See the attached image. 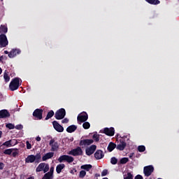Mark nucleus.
<instances>
[{"label":"nucleus","mask_w":179,"mask_h":179,"mask_svg":"<svg viewBox=\"0 0 179 179\" xmlns=\"http://www.w3.org/2000/svg\"><path fill=\"white\" fill-rule=\"evenodd\" d=\"M83 151L80 147H78L76 149L72 150L69 152V155H71V156H80L82 155Z\"/></svg>","instance_id":"obj_8"},{"label":"nucleus","mask_w":179,"mask_h":179,"mask_svg":"<svg viewBox=\"0 0 179 179\" xmlns=\"http://www.w3.org/2000/svg\"><path fill=\"white\" fill-rule=\"evenodd\" d=\"M58 161L59 163H62L64 161H66V157H59Z\"/></svg>","instance_id":"obj_47"},{"label":"nucleus","mask_w":179,"mask_h":179,"mask_svg":"<svg viewBox=\"0 0 179 179\" xmlns=\"http://www.w3.org/2000/svg\"><path fill=\"white\" fill-rule=\"evenodd\" d=\"M48 171H50V165L45 163L39 164L36 169V173H40L41 171L47 173Z\"/></svg>","instance_id":"obj_2"},{"label":"nucleus","mask_w":179,"mask_h":179,"mask_svg":"<svg viewBox=\"0 0 179 179\" xmlns=\"http://www.w3.org/2000/svg\"><path fill=\"white\" fill-rule=\"evenodd\" d=\"M4 54H9V52H8V50H5Z\"/></svg>","instance_id":"obj_58"},{"label":"nucleus","mask_w":179,"mask_h":179,"mask_svg":"<svg viewBox=\"0 0 179 179\" xmlns=\"http://www.w3.org/2000/svg\"><path fill=\"white\" fill-rule=\"evenodd\" d=\"M117 162H118V159H117V158H115V157H111V159H110V163H111V164H113V165L117 164Z\"/></svg>","instance_id":"obj_32"},{"label":"nucleus","mask_w":179,"mask_h":179,"mask_svg":"<svg viewBox=\"0 0 179 179\" xmlns=\"http://www.w3.org/2000/svg\"><path fill=\"white\" fill-rule=\"evenodd\" d=\"M65 167V165L64 164H60L56 166V173H61L62 171L64 169Z\"/></svg>","instance_id":"obj_19"},{"label":"nucleus","mask_w":179,"mask_h":179,"mask_svg":"<svg viewBox=\"0 0 179 179\" xmlns=\"http://www.w3.org/2000/svg\"><path fill=\"white\" fill-rule=\"evenodd\" d=\"M15 129H19V130L23 129V125L18 124V125L15 126Z\"/></svg>","instance_id":"obj_45"},{"label":"nucleus","mask_w":179,"mask_h":179,"mask_svg":"<svg viewBox=\"0 0 179 179\" xmlns=\"http://www.w3.org/2000/svg\"><path fill=\"white\" fill-rule=\"evenodd\" d=\"M28 157H35L34 155H29Z\"/></svg>","instance_id":"obj_60"},{"label":"nucleus","mask_w":179,"mask_h":179,"mask_svg":"<svg viewBox=\"0 0 179 179\" xmlns=\"http://www.w3.org/2000/svg\"><path fill=\"white\" fill-rule=\"evenodd\" d=\"M27 179H34V176H31V177L28 178Z\"/></svg>","instance_id":"obj_57"},{"label":"nucleus","mask_w":179,"mask_h":179,"mask_svg":"<svg viewBox=\"0 0 179 179\" xmlns=\"http://www.w3.org/2000/svg\"><path fill=\"white\" fill-rule=\"evenodd\" d=\"M62 124H68V122H69V120L68 118H64L62 121Z\"/></svg>","instance_id":"obj_46"},{"label":"nucleus","mask_w":179,"mask_h":179,"mask_svg":"<svg viewBox=\"0 0 179 179\" xmlns=\"http://www.w3.org/2000/svg\"><path fill=\"white\" fill-rule=\"evenodd\" d=\"M94 157H104V152L101 150H98L94 154Z\"/></svg>","instance_id":"obj_21"},{"label":"nucleus","mask_w":179,"mask_h":179,"mask_svg":"<svg viewBox=\"0 0 179 179\" xmlns=\"http://www.w3.org/2000/svg\"><path fill=\"white\" fill-rule=\"evenodd\" d=\"M93 139H85L80 141V145H84V146H89L93 143Z\"/></svg>","instance_id":"obj_16"},{"label":"nucleus","mask_w":179,"mask_h":179,"mask_svg":"<svg viewBox=\"0 0 179 179\" xmlns=\"http://www.w3.org/2000/svg\"><path fill=\"white\" fill-rule=\"evenodd\" d=\"M22 85V80L19 78H15L11 80L9 85V89L11 92H15L19 89V86Z\"/></svg>","instance_id":"obj_1"},{"label":"nucleus","mask_w":179,"mask_h":179,"mask_svg":"<svg viewBox=\"0 0 179 179\" xmlns=\"http://www.w3.org/2000/svg\"><path fill=\"white\" fill-rule=\"evenodd\" d=\"M158 179H162V178H158Z\"/></svg>","instance_id":"obj_64"},{"label":"nucleus","mask_w":179,"mask_h":179,"mask_svg":"<svg viewBox=\"0 0 179 179\" xmlns=\"http://www.w3.org/2000/svg\"><path fill=\"white\" fill-rule=\"evenodd\" d=\"M60 157H69V155H62V156H60Z\"/></svg>","instance_id":"obj_54"},{"label":"nucleus","mask_w":179,"mask_h":179,"mask_svg":"<svg viewBox=\"0 0 179 179\" xmlns=\"http://www.w3.org/2000/svg\"><path fill=\"white\" fill-rule=\"evenodd\" d=\"M1 73H2V69L1 68H0V75H1Z\"/></svg>","instance_id":"obj_61"},{"label":"nucleus","mask_w":179,"mask_h":179,"mask_svg":"<svg viewBox=\"0 0 179 179\" xmlns=\"http://www.w3.org/2000/svg\"><path fill=\"white\" fill-rule=\"evenodd\" d=\"M2 137V131H0V138Z\"/></svg>","instance_id":"obj_59"},{"label":"nucleus","mask_w":179,"mask_h":179,"mask_svg":"<svg viewBox=\"0 0 179 179\" xmlns=\"http://www.w3.org/2000/svg\"><path fill=\"white\" fill-rule=\"evenodd\" d=\"M8 33V27L6 25H1L0 27V34H5Z\"/></svg>","instance_id":"obj_20"},{"label":"nucleus","mask_w":179,"mask_h":179,"mask_svg":"<svg viewBox=\"0 0 179 179\" xmlns=\"http://www.w3.org/2000/svg\"><path fill=\"white\" fill-rule=\"evenodd\" d=\"M44 157H54V152H48Z\"/></svg>","instance_id":"obj_42"},{"label":"nucleus","mask_w":179,"mask_h":179,"mask_svg":"<svg viewBox=\"0 0 179 179\" xmlns=\"http://www.w3.org/2000/svg\"><path fill=\"white\" fill-rule=\"evenodd\" d=\"M3 79L6 83H8V82L10 80V77L9 76V72L8 71H5L3 73Z\"/></svg>","instance_id":"obj_18"},{"label":"nucleus","mask_w":179,"mask_h":179,"mask_svg":"<svg viewBox=\"0 0 179 179\" xmlns=\"http://www.w3.org/2000/svg\"><path fill=\"white\" fill-rule=\"evenodd\" d=\"M129 158L127 157H123L120 160V164H125L126 163H128Z\"/></svg>","instance_id":"obj_27"},{"label":"nucleus","mask_w":179,"mask_h":179,"mask_svg":"<svg viewBox=\"0 0 179 179\" xmlns=\"http://www.w3.org/2000/svg\"><path fill=\"white\" fill-rule=\"evenodd\" d=\"M3 146H6V148H10L12 147L10 144V141H6L5 143H3Z\"/></svg>","instance_id":"obj_37"},{"label":"nucleus","mask_w":179,"mask_h":179,"mask_svg":"<svg viewBox=\"0 0 179 179\" xmlns=\"http://www.w3.org/2000/svg\"><path fill=\"white\" fill-rule=\"evenodd\" d=\"M96 149H97V146L96 145H92L90 148H87L85 150L86 155L87 156H91V155H93L94 152L96 151Z\"/></svg>","instance_id":"obj_10"},{"label":"nucleus","mask_w":179,"mask_h":179,"mask_svg":"<svg viewBox=\"0 0 179 179\" xmlns=\"http://www.w3.org/2000/svg\"><path fill=\"white\" fill-rule=\"evenodd\" d=\"M53 116H54V111L50 110L49 113H48L45 120H50V118H52Z\"/></svg>","instance_id":"obj_28"},{"label":"nucleus","mask_w":179,"mask_h":179,"mask_svg":"<svg viewBox=\"0 0 179 179\" xmlns=\"http://www.w3.org/2000/svg\"><path fill=\"white\" fill-rule=\"evenodd\" d=\"M83 127L84 129H89V128H90V123H89V122H84Z\"/></svg>","instance_id":"obj_29"},{"label":"nucleus","mask_w":179,"mask_h":179,"mask_svg":"<svg viewBox=\"0 0 179 179\" xmlns=\"http://www.w3.org/2000/svg\"><path fill=\"white\" fill-rule=\"evenodd\" d=\"M76 129H78V127L76 125H71L69 126L67 129L66 131L67 132H69V134H72V132H75V131H76Z\"/></svg>","instance_id":"obj_17"},{"label":"nucleus","mask_w":179,"mask_h":179,"mask_svg":"<svg viewBox=\"0 0 179 179\" xmlns=\"http://www.w3.org/2000/svg\"><path fill=\"white\" fill-rule=\"evenodd\" d=\"M27 149H31V144L29 141H26Z\"/></svg>","instance_id":"obj_44"},{"label":"nucleus","mask_w":179,"mask_h":179,"mask_svg":"<svg viewBox=\"0 0 179 179\" xmlns=\"http://www.w3.org/2000/svg\"><path fill=\"white\" fill-rule=\"evenodd\" d=\"M154 171V167L152 165L144 166L143 173L145 177H150Z\"/></svg>","instance_id":"obj_4"},{"label":"nucleus","mask_w":179,"mask_h":179,"mask_svg":"<svg viewBox=\"0 0 179 179\" xmlns=\"http://www.w3.org/2000/svg\"><path fill=\"white\" fill-rule=\"evenodd\" d=\"M92 138L95 142H99V141H100V136L97 134H94Z\"/></svg>","instance_id":"obj_30"},{"label":"nucleus","mask_w":179,"mask_h":179,"mask_svg":"<svg viewBox=\"0 0 179 179\" xmlns=\"http://www.w3.org/2000/svg\"><path fill=\"white\" fill-rule=\"evenodd\" d=\"M36 161V157H27L25 159V163H34Z\"/></svg>","instance_id":"obj_25"},{"label":"nucleus","mask_w":179,"mask_h":179,"mask_svg":"<svg viewBox=\"0 0 179 179\" xmlns=\"http://www.w3.org/2000/svg\"><path fill=\"white\" fill-rule=\"evenodd\" d=\"M66 115L65 109L61 108L55 113V117L56 120H63V118H65Z\"/></svg>","instance_id":"obj_5"},{"label":"nucleus","mask_w":179,"mask_h":179,"mask_svg":"<svg viewBox=\"0 0 179 179\" xmlns=\"http://www.w3.org/2000/svg\"><path fill=\"white\" fill-rule=\"evenodd\" d=\"M125 146H127V143L122 140H120V142L117 145V149H118V150H124V149H125Z\"/></svg>","instance_id":"obj_15"},{"label":"nucleus","mask_w":179,"mask_h":179,"mask_svg":"<svg viewBox=\"0 0 179 179\" xmlns=\"http://www.w3.org/2000/svg\"><path fill=\"white\" fill-rule=\"evenodd\" d=\"M8 117H10V114L7 110L4 109L0 110V118H8Z\"/></svg>","instance_id":"obj_14"},{"label":"nucleus","mask_w":179,"mask_h":179,"mask_svg":"<svg viewBox=\"0 0 179 179\" xmlns=\"http://www.w3.org/2000/svg\"><path fill=\"white\" fill-rule=\"evenodd\" d=\"M17 153H19V152L17 151V150H12L11 155H12V156H13L14 157H16V156H17Z\"/></svg>","instance_id":"obj_38"},{"label":"nucleus","mask_w":179,"mask_h":179,"mask_svg":"<svg viewBox=\"0 0 179 179\" xmlns=\"http://www.w3.org/2000/svg\"><path fill=\"white\" fill-rule=\"evenodd\" d=\"M41 159V157H36V160L34 161V162L37 164L40 163Z\"/></svg>","instance_id":"obj_49"},{"label":"nucleus","mask_w":179,"mask_h":179,"mask_svg":"<svg viewBox=\"0 0 179 179\" xmlns=\"http://www.w3.org/2000/svg\"><path fill=\"white\" fill-rule=\"evenodd\" d=\"M101 176V175L100 174H95V177H100Z\"/></svg>","instance_id":"obj_56"},{"label":"nucleus","mask_w":179,"mask_h":179,"mask_svg":"<svg viewBox=\"0 0 179 179\" xmlns=\"http://www.w3.org/2000/svg\"><path fill=\"white\" fill-rule=\"evenodd\" d=\"M6 127L8 129H15V124H13L12 123H8V124H6Z\"/></svg>","instance_id":"obj_33"},{"label":"nucleus","mask_w":179,"mask_h":179,"mask_svg":"<svg viewBox=\"0 0 179 179\" xmlns=\"http://www.w3.org/2000/svg\"><path fill=\"white\" fill-rule=\"evenodd\" d=\"M85 176H86V171L84 170L80 171V175H79L80 178H83L84 177H85Z\"/></svg>","instance_id":"obj_35"},{"label":"nucleus","mask_w":179,"mask_h":179,"mask_svg":"<svg viewBox=\"0 0 179 179\" xmlns=\"http://www.w3.org/2000/svg\"><path fill=\"white\" fill-rule=\"evenodd\" d=\"M8 44H9V42L8 41V38H6V35L1 34L0 35V47L1 48L6 47Z\"/></svg>","instance_id":"obj_7"},{"label":"nucleus","mask_w":179,"mask_h":179,"mask_svg":"<svg viewBox=\"0 0 179 179\" xmlns=\"http://www.w3.org/2000/svg\"><path fill=\"white\" fill-rule=\"evenodd\" d=\"M49 145L51 147L52 152H57V150L59 149V144H58V143L54 139H51L50 141Z\"/></svg>","instance_id":"obj_6"},{"label":"nucleus","mask_w":179,"mask_h":179,"mask_svg":"<svg viewBox=\"0 0 179 179\" xmlns=\"http://www.w3.org/2000/svg\"><path fill=\"white\" fill-rule=\"evenodd\" d=\"M3 167H5V164H3L2 162H0V170H3Z\"/></svg>","instance_id":"obj_50"},{"label":"nucleus","mask_w":179,"mask_h":179,"mask_svg":"<svg viewBox=\"0 0 179 179\" xmlns=\"http://www.w3.org/2000/svg\"><path fill=\"white\" fill-rule=\"evenodd\" d=\"M33 116L36 120H41L43 118V110L36 109L33 113Z\"/></svg>","instance_id":"obj_9"},{"label":"nucleus","mask_w":179,"mask_h":179,"mask_svg":"<svg viewBox=\"0 0 179 179\" xmlns=\"http://www.w3.org/2000/svg\"><path fill=\"white\" fill-rule=\"evenodd\" d=\"M42 179H53V175L45 173Z\"/></svg>","instance_id":"obj_31"},{"label":"nucleus","mask_w":179,"mask_h":179,"mask_svg":"<svg viewBox=\"0 0 179 179\" xmlns=\"http://www.w3.org/2000/svg\"><path fill=\"white\" fill-rule=\"evenodd\" d=\"M103 132L106 134V135H108V136H114L115 130L113 127L105 128Z\"/></svg>","instance_id":"obj_13"},{"label":"nucleus","mask_w":179,"mask_h":179,"mask_svg":"<svg viewBox=\"0 0 179 179\" xmlns=\"http://www.w3.org/2000/svg\"><path fill=\"white\" fill-rule=\"evenodd\" d=\"M88 118L89 116L87 115V113L86 112H83L80 113L77 117L78 123L80 124L83 122H85V121H87Z\"/></svg>","instance_id":"obj_3"},{"label":"nucleus","mask_w":179,"mask_h":179,"mask_svg":"<svg viewBox=\"0 0 179 179\" xmlns=\"http://www.w3.org/2000/svg\"><path fill=\"white\" fill-rule=\"evenodd\" d=\"M92 168V166L90 164L82 165L81 169L85 170L86 171H90Z\"/></svg>","instance_id":"obj_23"},{"label":"nucleus","mask_w":179,"mask_h":179,"mask_svg":"<svg viewBox=\"0 0 179 179\" xmlns=\"http://www.w3.org/2000/svg\"><path fill=\"white\" fill-rule=\"evenodd\" d=\"M108 174V169H103L102 173H101V176H102V177L106 176Z\"/></svg>","instance_id":"obj_41"},{"label":"nucleus","mask_w":179,"mask_h":179,"mask_svg":"<svg viewBox=\"0 0 179 179\" xmlns=\"http://www.w3.org/2000/svg\"><path fill=\"white\" fill-rule=\"evenodd\" d=\"M124 179H134V176L131 173H127V175L123 176Z\"/></svg>","instance_id":"obj_26"},{"label":"nucleus","mask_w":179,"mask_h":179,"mask_svg":"<svg viewBox=\"0 0 179 179\" xmlns=\"http://www.w3.org/2000/svg\"><path fill=\"white\" fill-rule=\"evenodd\" d=\"M74 160L73 157H66V162L67 163H72Z\"/></svg>","instance_id":"obj_39"},{"label":"nucleus","mask_w":179,"mask_h":179,"mask_svg":"<svg viewBox=\"0 0 179 179\" xmlns=\"http://www.w3.org/2000/svg\"><path fill=\"white\" fill-rule=\"evenodd\" d=\"M12 149H8L4 150L5 155H12Z\"/></svg>","instance_id":"obj_43"},{"label":"nucleus","mask_w":179,"mask_h":179,"mask_svg":"<svg viewBox=\"0 0 179 179\" xmlns=\"http://www.w3.org/2000/svg\"><path fill=\"white\" fill-rule=\"evenodd\" d=\"M36 141L37 142H40V141H41V137L37 136L36 138Z\"/></svg>","instance_id":"obj_51"},{"label":"nucleus","mask_w":179,"mask_h":179,"mask_svg":"<svg viewBox=\"0 0 179 179\" xmlns=\"http://www.w3.org/2000/svg\"><path fill=\"white\" fill-rule=\"evenodd\" d=\"M102 159V157H95V159H96V160H99V159Z\"/></svg>","instance_id":"obj_55"},{"label":"nucleus","mask_w":179,"mask_h":179,"mask_svg":"<svg viewBox=\"0 0 179 179\" xmlns=\"http://www.w3.org/2000/svg\"><path fill=\"white\" fill-rule=\"evenodd\" d=\"M52 125L57 132H64V127L57 121H53Z\"/></svg>","instance_id":"obj_11"},{"label":"nucleus","mask_w":179,"mask_h":179,"mask_svg":"<svg viewBox=\"0 0 179 179\" xmlns=\"http://www.w3.org/2000/svg\"><path fill=\"white\" fill-rule=\"evenodd\" d=\"M75 172L76 173V170H75Z\"/></svg>","instance_id":"obj_63"},{"label":"nucleus","mask_w":179,"mask_h":179,"mask_svg":"<svg viewBox=\"0 0 179 179\" xmlns=\"http://www.w3.org/2000/svg\"><path fill=\"white\" fill-rule=\"evenodd\" d=\"M146 2L150 3L151 5H159L160 3V1L159 0H145Z\"/></svg>","instance_id":"obj_24"},{"label":"nucleus","mask_w":179,"mask_h":179,"mask_svg":"<svg viewBox=\"0 0 179 179\" xmlns=\"http://www.w3.org/2000/svg\"><path fill=\"white\" fill-rule=\"evenodd\" d=\"M138 152H145L146 150V148L144 145H139L138 147Z\"/></svg>","instance_id":"obj_34"},{"label":"nucleus","mask_w":179,"mask_h":179,"mask_svg":"<svg viewBox=\"0 0 179 179\" xmlns=\"http://www.w3.org/2000/svg\"><path fill=\"white\" fill-rule=\"evenodd\" d=\"M134 179H144L141 175H137L134 177Z\"/></svg>","instance_id":"obj_48"},{"label":"nucleus","mask_w":179,"mask_h":179,"mask_svg":"<svg viewBox=\"0 0 179 179\" xmlns=\"http://www.w3.org/2000/svg\"><path fill=\"white\" fill-rule=\"evenodd\" d=\"M48 159H50V157H43V158H42V161H43V162H45V161H46V160Z\"/></svg>","instance_id":"obj_52"},{"label":"nucleus","mask_w":179,"mask_h":179,"mask_svg":"<svg viewBox=\"0 0 179 179\" xmlns=\"http://www.w3.org/2000/svg\"><path fill=\"white\" fill-rule=\"evenodd\" d=\"M53 173H54V167L52 166L50 167L49 172L46 173V174L53 176Z\"/></svg>","instance_id":"obj_40"},{"label":"nucleus","mask_w":179,"mask_h":179,"mask_svg":"<svg viewBox=\"0 0 179 179\" xmlns=\"http://www.w3.org/2000/svg\"><path fill=\"white\" fill-rule=\"evenodd\" d=\"M3 59V56H1L0 57V62H2Z\"/></svg>","instance_id":"obj_53"},{"label":"nucleus","mask_w":179,"mask_h":179,"mask_svg":"<svg viewBox=\"0 0 179 179\" xmlns=\"http://www.w3.org/2000/svg\"><path fill=\"white\" fill-rule=\"evenodd\" d=\"M10 143L11 146H15V145H17V141L16 139L10 140Z\"/></svg>","instance_id":"obj_36"},{"label":"nucleus","mask_w":179,"mask_h":179,"mask_svg":"<svg viewBox=\"0 0 179 179\" xmlns=\"http://www.w3.org/2000/svg\"><path fill=\"white\" fill-rule=\"evenodd\" d=\"M103 179H108V178H103Z\"/></svg>","instance_id":"obj_62"},{"label":"nucleus","mask_w":179,"mask_h":179,"mask_svg":"<svg viewBox=\"0 0 179 179\" xmlns=\"http://www.w3.org/2000/svg\"><path fill=\"white\" fill-rule=\"evenodd\" d=\"M116 146L117 145H115V143H110L108 146V152H113L115 149Z\"/></svg>","instance_id":"obj_22"},{"label":"nucleus","mask_w":179,"mask_h":179,"mask_svg":"<svg viewBox=\"0 0 179 179\" xmlns=\"http://www.w3.org/2000/svg\"><path fill=\"white\" fill-rule=\"evenodd\" d=\"M21 51L19 49H13L8 54L9 58H15L16 55H19Z\"/></svg>","instance_id":"obj_12"}]
</instances>
